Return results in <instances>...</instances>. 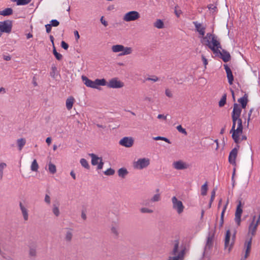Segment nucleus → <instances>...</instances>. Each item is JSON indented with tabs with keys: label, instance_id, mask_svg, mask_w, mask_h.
<instances>
[{
	"label": "nucleus",
	"instance_id": "nucleus-41",
	"mask_svg": "<svg viewBox=\"0 0 260 260\" xmlns=\"http://www.w3.org/2000/svg\"><path fill=\"white\" fill-rule=\"evenodd\" d=\"M207 190H208L207 182H206L201 187V194L202 196L206 195Z\"/></svg>",
	"mask_w": 260,
	"mask_h": 260
},
{
	"label": "nucleus",
	"instance_id": "nucleus-45",
	"mask_svg": "<svg viewBox=\"0 0 260 260\" xmlns=\"http://www.w3.org/2000/svg\"><path fill=\"white\" fill-rule=\"evenodd\" d=\"M153 139L155 140H162L169 144L171 143V142L169 139H168L167 138L164 137L157 136V137L153 138Z\"/></svg>",
	"mask_w": 260,
	"mask_h": 260
},
{
	"label": "nucleus",
	"instance_id": "nucleus-20",
	"mask_svg": "<svg viewBox=\"0 0 260 260\" xmlns=\"http://www.w3.org/2000/svg\"><path fill=\"white\" fill-rule=\"evenodd\" d=\"M193 23L195 26L196 30L200 34V35L204 36L205 33V27H201V24L198 23L197 21L193 22Z\"/></svg>",
	"mask_w": 260,
	"mask_h": 260
},
{
	"label": "nucleus",
	"instance_id": "nucleus-6",
	"mask_svg": "<svg viewBox=\"0 0 260 260\" xmlns=\"http://www.w3.org/2000/svg\"><path fill=\"white\" fill-rule=\"evenodd\" d=\"M140 17V15L137 11H132L126 13L123 19L126 21L129 22L132 21H135Z\"/></svg>",
	"mask_w": 260,
	"mask_h": 260
},
{
	"label": "nucleus",
	"instance_id": "nucleus-27",
	"mask_svg": "<svg viewBox=\"0 0 260 260\" xmlns=\"http://www.w3.org/2000/svg\"><path fill=\"white\" fill-rule=\"evenodd\" d=\"M128 174V172L125 168H121L118 170V175L122 178H124Z\"/></svg>",
	"mask_w": 260,
	"mask_h": 260
},
{
	"label": "nucleus",
	"instance_id": "nucleus-51",
	"mask_svg": "<svg viewBox=\"0 0 260 260\" xmlns=\"http://www.w3.org/2000/svg\"><path fill=\"white\" fill-rule=\"evenodd\" d=\"M140 211L141 213H153V211L151 209L147 208H142L140 209Z\"/></svg>",
	"mask_w": 260,
	"mask_h": 260
},
{
	"label": "nucleus",
	"instance_id": "nucleus-21",
	"mask_svg": "<svg viewBox=\"0 0 260 260\" xmlns=\"http://www.w3.org/2000/svg\"><path fill=\"white\" fill-rule=\"evenodd\" d=\"M82 79L84 82L85 85L89 87L94 88L95 84L94 81L89 79L87 77L85 76H82Z\"/></svg>",
	"mask_w": 260,
	"mask_h": 260
},
{
	"label": "nucleus",
	"instance_id": "nucleus-55",
	"mask_svg": "<svg viewBox=\"0 0 260 260\" xmlns=\"http://www.w3.org/2000/svg\"><path fill=\"white\" fill-rule=\"evenodd\" d=\"M97 166L98 170H101L104 166V162L103 161V159H101V160L98 162Z\"/></svg>",
	"mask_w": 260,
	"mask_h": 260
},
{
	"label": "nucleus",
	"instance_id": "nucleus-26",
	"mask_svg": "<svg viewBox=\"0 0 260 260\" xmlns=\"http://www.w3.org/2000/svg\"><path fill=\"white\" fill-rule=\"evenodd\" d=\"M94 83L95 84L94 88H98V86L107 85V81L104 78L101 79H96L95 81H94Z\"/></svg>",
	"mask_w": 260,
	"mask_h": 260
},
{
	"label": "nucleus",
	"instance_id": "nucleus-8",
	"mask_svg": "<svg viewBox=\"0 0 260 260\" xmlns=\"http://www.w3.org/2000/svg\"><path fill=\"white\" fill-rule=\"evenodd\" d=\"M107 86L112 88H120L124 86V83L119 80L118 78H114L107 83Z\"/></svg>",
	"mask_w": 260,
	"mask_h": 260
},
{
	"label": "nucleus",
	"instance_id": "nucleus-64",
	"mask_svg": "<svg viewBox=\"0 0 260 260\" xmlns=\"http://www.w3.org/2000/svg\"><path fill=\"white\" fill-rule=\"evenodd\" d=\"M100 21L101 22V23L105 26H107L108 25V22L107 21H106V20H105L104 19V16H102L101 18V19H100Z\"/></svg>",
	"mask_w": 260,
	"mask_h": 260
},
{
	"label": "nucleus",
	"instance_id": "nucleus-62",
	"mask_svg": "<svg viewBox=\"0 0 260 260\" xmlns=\"http://www.w3.org/2000/svg\"><path fill=\"white\" fill-rule=\"evenodd\" d=\"M44 201L46 203H47L48 204H49L50 203V198L49 195H48V194L45 195Z\"/></svg>",
	"mask_w": 260,
	"mask_h": 260
},
{
	"label": "nucleus",
	"instance_id": "nucleus-30",
	"mask_svg": "<svg viewBox=\"0 0 260 260\" xmlns=\"http://www.w3.org/2000/svg\"><path fill=\"white\" fill-rule=\"evenodd\" d=\"M184 254V250H181L178 254L177 256L174 257L170 256L168 260H179L182 259L183 258Z\"/></svg>",
	"mask_w": 260,
	"mask_h": 260
},
{
	"label": "nucleus",
	"instance_id": "nucleus-18",
	"mask_svg": "<svg viewBox=\"0 0 260 260\" xmlns=\"http://www.w3.org/2000/svg\"><path fill=\"white\" fill-rule=\"evenodd\" d=\"M29 256L30 257H35L37 256V245L36 242H31L28 245Z\"/></svg>",
	"mask_w": 260,
	"mask_h": 260
},
{
	"label": "nucleus",
	"instance_id": "nucleus-48",
	"mask_svg": "<svg viewBox=\"0 0 260 260\" xmlns=\"http://www.w3.org/2000/svg\"><path fill=\"white\" fill-rule=\"evenodd\" d=\"M115 173V171L112 168L108 169L104 172L105 175L107 176L113 175Z\"/></svg>",
	"mask_w": 260,
	"mask_h": 260
},
{
	"label": "nucleus",
	"instance_id": "nucleus-25",
	"mask_svg": "<svg viewBox=\"0 0 260 260\" xmlns=\"http://www.w3.org/2000/svg\"><path fill=\"white\" fill-rule=\"evenodd\" d=\"M75 99L73 96H70L67 99L66 104L68 110H69L72 108Z\"/></svg>",
	"mask_w": 260,
	"mask_h": 260
},
{
	"label": "nucleus",
	"instance_id": "nucleus-29",
	"mask_svg": "<svg viewBox=\"0 0 260 260\" xmlns=\"http://www.w3.org/2000/svg\"><path fill=\"white\" fill-rule=\"evenodd\" d=\"M227 206H228V203L224 206V207H223V208L222 209V211L221 213L220 219L219 228H222L223 225V223H224V213H225V211L226 210Z\"/></svg>",
	"mask_w": 260,
	"mask_h": 260
},
{
	"label": "nucleus",
	"instance_id": "nucleus-37",
	"mask_svg": "<svg viewBox=\"0 0 260 260\" xmlns=\"http://www.w3.org/2000/svg\"><path fill=\"white\" fill-rule=\"evenodd\" d=\"M80 162L81 166L83 167H84V168H85L87 170H89L90 169V166L86 159L81 158L80 160Z\"/></svg>",
	"mask_w": 260,
	"mask_h": 260
},
{
	"label": "nucleus",
	"instance_id": "nucleus-2",
	"mask_svg": "<svg viewBox=\"0 0 260 260\" xmlns=\"http://www.w3.org/2000/svg\"><path fill=\"white\" fill-rule=\"evenodd\" d=\"M236 231H235L233 234L231 235L230 230H228L225 234L224 239V249H228V252L230 253L233 249L236 239Z\"/></svg>",
	"mask_w": 260,
	"mask_h": 260
},
{
	"label": "nucleus",
	"instance_id": "nucleus-3",
	"mask_svg": "<svg viewBox=\"0 0 260 260\" xmlns=\"http://www.w3.org/2000/svg\"><path fill=\"white\" fill-rule=\"evenodd\" d=\"M215 49H216V52H213V53L222 59L224 62H227L231 60V56L230 53L226 50L222 49L220 43L219 46L216 47Z\"/></svg>",
	"mask_w": 260,
	"mask_h": 260
},
{
	"label": "nucleus",
	"instance_id": "nucleus-50",
	"mask_svg": "<svg viewBox=\"0 0 260 260\" xmlns=\"http://www.w3.org/2000/svg\"><path fill=\"white\" fill-rule=\"evenodd\" d=\"M49 24L51 27H57L59 25V22L56 19H52L50 21V23Z\"/></svg>",
	"mask_w": 260,
	"mask_h": 260
},
{
	"label": "nucleus",
	"instance_id": "nucleus-39",
	"mask_svg": "<svg viewBox=\"0 0 260 260\" xmlns=\"http://www.w3.org/2000/svg\"><path fill=\"white\" fill-rule=\"evenodd\" d=\"M179 242L178 240L175 241L174 248L173 249L172 252H171V254L172 255H176V253L178 252V248H179Z\"/></svg>",
	"mask_w": 260,
	"mask_h": 260
},
{
	"label": "nucleus",
	"instance_id": "nucleus-36",
	"mask_svg": "<svg viewBox=\"0 0 260 260\" xmlns=\"http://www.w3.org/2000/svg\"><path fill=\"white\" fill-rule=\"evenodd\" d=\"M132 52V49L131 47H125L121 53L119 54L120 56L125 55L131 54Z\"/></svg>",
	"mask_w": 260,
	"mask_h": 260
},
{
	"label": "nucleus",
	"instance_id": "nucleus-58",
	"mask_svg": "<svg viewBox=\"0 0 260 260\" xmlns=\"http://www.w3.org/2000/svg\"><path fill=\"white\" fill-rule=\"evenodd\" d=\"M165 94L169 98H172L173 96L171 91L169 89H166Z\"/></svg>",
	"mask_w": 260,
	"mask_h": 260
},
{
	"label": "nucleus",
	"instance_id": "nucleus-35",
	"mask_svg": "<svg viewBox=\"0 0 260 260\" xmlns=\"http://www.w3.org/2000/svg\"><path fill=\"white\" fill-rule=\"evenodd\" d=\"M17 144L18 146L19 150H21L23 147L25 145L26 143V140L24 138H21L17 140Z\"/></svg>",
	"mask_w": 260,
	"mask_h": 260
},
{
	"label": "nucleus",
	"instance_id": "nucleus-17",
	"mask_svg": "<svg viewBox=\"0 0 260 260\" xmlns=\"http://www.w3.org/2000/svg\"><path fill=\"white\" fill-rule=\"evenodd\" d=\"M243 127H238L236 129L235 133L232 135V137L235 143L238 144L240 143V135L243 133Z\"/></svg>",
	"mask_w": 260,
	"mask_h": 260
},
{
	"label": "nucleus",
	"instance_id": "nucleus-60",
	"mask_svg": "<svg viewBox=\"0 0 260 260\" xmlns=\"http://www.w3.org/2000/svg\"><path fill=\"white\" fill-rule=\"evenodd\" d=\"M46 32L49 34L51 31V26L49 24H47L45 25Z\"/></svg>",
	"mask_w": 260,
	"mask_h": 260
},
{
	"label": "nucleus",
	"instance_id": "nucleus-57",
	"mask_svg": "<svg viewBox=\"0 0 260 260\" xmlns=\"http://www.w3.org/2000/svg\"><path fill=\"white\" fill-rule=\"evenodd\" d=\"M111 232L116 237H117L118 236L119 233H118V232L116 228L112 227L111 228Z\"/></svg>",
	"mask_w": 260,
	"mask_h": 260
},
{
	"label": "nucleus",
	"instance_id": "nucleus-32",
	"mask_svg": "<svg viewBox=\"0 0 260 260\" xmlns=\"http://www.w3.org/2000/svg\"><path fill=\"white\" fill-rule=\"evenodd\" d=\"M73 230L71 229H68L65 235L64 239L67 242H71L73 238Z\"/></svg>",
	"mask_w": 260,
	"mask_h": 260
},
{
	"label": "nucleus",
	"instance_id": "nucleus-4",
	"mask_svg": "<svg viewBox=\"0 0 260 260\" xmlns=\"http://www.w3.org/2000/svg\"><path fill=\"white\" fill-rule=\"evenodd\" d=\"M12 20H7L4 21H0V37L3 32L10 33L12 31Z\"/></svg>",
	"mask_w": 260,
	"mask_h": 260
},
{
	"label": "nucleus",
	"instance_id": "nucleus-40",
	"mask_svg": "<svg viewBox=\"0 0 260 260\" xmlns=\"http://www.w3.org/2000/svg\"><path fill=\"white\" fill-rule=\"evenodd\" d=\"M53 53L57 60H61L62 59V55L57 52L55 46H53Z\"/></svg>",
	"mask_w": 260,
	"mask_h": 260
},
{
	"label": "nucleus",
	"instance_id": "nucleus-24",
	"mask_svg": "<svg viewBox=\"0 0 260 260\" xmlns=\"http://www.w3.org/2000/svg\"><path fill=\"white\" fill-rule=\"evenodd\" d=\"M89 155L91 157V164L92 166H96L98 162L102 159V157H98L94 153H90Z\"/></svg>",
	"mask_w": 260,
	"mask_h": 260
},
{
	"label": "nucleus",
	"instance_id": "nucleus-44",
	"mask_svg": "<svg viewBox=\"0 0 260 260\" xmlns=\"http://www.w3.org/2000/svg\"><path fill=\"white\" fill-rule=\"evenodd\" d=\"M57 72V68L55 65H53L51 67V71L50 73V76L53 78H55L56 77V74Z\"/></svg>",
	"mask_w": 260,
	"mask_h": 260
},
{
	"label": "nucleus",
	"instance_id": "nucleus-31",
	"mask_svg": "<svg viewBox=\"0 0 260 260\" xmlns=\"http://www.w3.org/2000/svg\"><path fill=\"white\" fill-rule=\"evenodd\" d=\"M124 48V46L122 45H113L112 47V50L114 52H122Z\"/></svg>",
	"mask_w": 260,
	"mask_h": 260
},
{
	"label": "nucleus",
	"instance_id": "nucleus-1",
	"mask_svg": "<svg viewBox=\"0 0 260 260\" xmlns=\"http://www.w3.org/2000/svg\"><path fill=\"white\" fill-rule=\"evenodd\" d=\"M201 43L210 49L213 52H216V47L219 46L220 43L217 36L211 33H207L205 37L203 36V39L201 41Z\"/></svg>",
	"mask_w": 260,
	"mask_h": 260
},
{
	"label": "nucleus",
	"instance_id": "nucleus-46",
	"mask_svg": "<svg viewBox=\"0 0 260 260\" xmlns=\"http://www.w3.org/2000/svg\"><path fill=\"white\" fill-rule=\"evenodd\" d=\"M7 167V164L5 162L0 163V178L2 179L3 176V169Z\"/></svg>",
	"mask_w": 260,
	"mask_h": 260
},
{
	"label": "nucleus",
	"instance_id": "nucleus-28",
	"mask_svg": "<svg viewBox=\"0 0 260 260\" xmlns=\"http://www.w3.org/2000/svg\"><path fill=\"white\" fill-rule=\"evenodd\" d=\"M13 14V9L11 8H7L3 11H0V15L4 16H10Z\"/></svg>",
	"mask_w": 260,
	"mask_h": 260
},
{
	"label": "nucleus",
	"instance_id": "nucleus-59",
	"mask_svg": "<svg viewBox=\"0 0 260 260\" xmlns=\"http://www.w3.org/2000/svg\"><path fill=\"white\" fill-rule=\"evenodd\" d=\"M208 8L210 10H213L214 11H215L217 7L214 4H209L208 6Z\"/></svg>",
	"mask_w": 260,
	"mask_h": 260
},
{
	"label": "nucleus",
	"instance_id": "nucleus-33",
	"mask_svg": "<svg viewBox=\"0 0 260 260\" xmlns=\"http://www.w3.org/2000/svg\"><path fill=\"white\" fill-rule=\"evenodd\" d=\"M153 25L154 27L160 29L164 27V23L161 19H157L154 23Z\"/></svg>",
	"mask_w": 260,
	"mask_h": 260
},
{
	"label": "nucleus",
	"instance_id": "nucleus-34",
	"mask_svg": "<svg viewBox=\"0 0 260 260\" xmlns=\"http://www.w3.org/2000/svg\"><path fill=\"white\" fill-rule=\"evenodd\" d=\"M226 93H225L222 95V98L218 103L219 107H222L225 105L226 102Z\"/></svg>",
	"mask_w": 260,
	"mask_h": 260
},
{
	"label": "nucleus",
	"instance_id": "nucleus-14",
	"mask_svg": "<svg viewBox=\"0 0 260 260\" xmlns=\"http://www.w3.org/2000/svg\"><path fill=\"white\" fill-rule=\"evenodd\" d=\"M173 166L178 170H184L188 168V165L181 160L174 162Z\"/></svg>",
	"mask_w": 260,
	"mask_h": 260
},
{
	"label": "nucleus",
	"instance_id": "nucleus-12",
	"mask_svg": "<svg viewBox=\"0 0 260 260\" xmlns=\"http://www.w3.org/2000/svg\"><path fill=\"white\" fill-rule=\"evenodd\" d=\"M252 236H250L248 240H246L244 244L245 257H248L250 254L252 245Z\"/></svg>",
	"mask_w": 260,
	"mask_h": 260
},
{
	"label": "nucleus",
	"instance_id": "nucleus-61",
	"mask_svg": "<svg viewBox=\"0 0 260 260\" xmlns=\"http://www.w3.org/2000/svg\"><path fill=\"white\" fill-rule=\"evenodd\" d=\"M177 7H178V6H176V7H175V11H174V12H175V15H176V16H177V17H179L180 16V14L181 13V11L180 10H177Z\"/></svg>",
	"mask_w": 260,
	"mask_h": 260
},
{
	"label": "nucleus",
	"instance_id": "nucleus-42",
	"mask_svg": "<svg viewBox=\"0 0 260 260\" xmlns=\"http://www.w3.org/2000/svg\"><path fill=\"white\" fill-rule=\"evenodd\" d=\"M39 166L36 159H34L31 163V170L32 171L36 172L38 171Z\"/></svg>",
	"mask_w": 260,
	"mask_h": 260
},
{
	"label": "nucleus",
	"instance_id": "nucleus-11",
	"mask_svg": "<svg viewBox=\"0 0 260 260\" xmlns=\"http://www.w3.org/2000/svg\"><path fill=\"white\" fill-rule=\"evenodd\" d=\"M119 144L125 147H131L134 144V139L132 137H125L120 140Z\"/></svg>",
	"mask_w": 260,
	"mask_h": 260
},
{
	"label": "nucleus",
	"instance_id": "nucleus-13",
	"mask_svg": "<svg viewBox=\"0 0 260 260\" xmlns=\"http://www.w3.org/2000/svg\"><path fill=\"white\" fill-rule=\"evenodd\" d=\"M238 149L237 148H233L230 152L229 156V162L234 166H236V159L237 156Z\"/></svg>",
	"mask_w": 260,
	"mask_h": 260
},
{
	"label": "nucleus",
	"instance_id": "nucleus-56",
	"mask_svg": "<svg viewBox=\"0 0 260 260\" xmlns=\"http://www.w3.org/2000/svg\"><path fill=\"white\" fill-rule=\"evenodd\" d=\"M61 46L62 48H63L65 50H67L69 48V45L64 41H61Z\"/></svg>",
	"mask_w": 260,
	"mask_h": 260
},
{
	"label": "nucleus",
	"instance_id": "nucleus-54",
	"mask_svg": "<svg viewBox=\"0 0 260 260\" xmlns=\"http://www.w3.org/2000/svg\"><path fill=\"white\" fill-rule=\"evenodd\" d=\"M232 121H233V123H234V122H236L239 120L241 118H240V116H236L235 115H234V114H232Z\"/></svg>",
	"mask_w": 260,
	"mask_h": 260
},
{
	"label": "nucleus",
	"instance_id": "nucleus-43",
	"mask_svg": "<svg viewBox=\"0 0 260 260\" xmlns=\"http://www.w3.org/2000/svg\"><path fill=\"white\" fill-rule=\"evenodd\" d=\"M52 212L56 216H58L60 214L58 206H56L55 204H53Z\"/></svg>",
	"mask_w": 260,
	"mask_h": 260
},
{
	"label": "nucleus",
	"instance_id": "nucleus-10",
	"mask_svg": "<svg viewBox=\"0 0 260 260\" xmlns=\"http://www.w3.org/2000/svg\"><path fill=\"white\" fill-rule=\"evenodd\" d=\"M243 210L242 209V202L241 200L238 201V204L236 208L235 212V220L238 225H240L241 223V217Z\"/></svg>",
	"mask_w": 260,
	"mask_h": 260
},
{
	"label": "nucleus",
	"instance_id": "nucleus-22",
	"mask_svg": "<svg viewBox=\"0 0 260 260\" xmlns=\"http://www.w3.org/2000/svg\"><path fill=\"white\" fill-rule=\"evenodd\" d=\"M242 112V108L237 103L234 104L233 110L232 114L240 116Z\"/></svg>",
	"mask_w": 260,
	"mask_h": 260
},
{
	"label": "nucleus",
	"instance_id": "nucleus-16",
	"mask_svg": "<svg viewBox=\"0 0 260 260\" xmlns=\"http://www.w3.org/2000/svg\"><path fill=\"white\" fill-rule=\"evenodd\" d=\"M223 66L226 73L228 82L230 85H232L233 84L234 81V76L232 73V71L230 68L228 66V64H224Z\"/></svg>",
	"mask_w": 260,
	"mask_h": 260
},
{
	"label": "nucleus",
	"instance_id": "nucleus-19",
	"mask_svg": "<svg viewBox=\"0 0 260 260\" xmlns=\"http://www.w3.org/2000/svg\"><path fill=\"white\" fill-rule=\"evenodd\" d=\"M238 102L240 103V107H241L242 109H245L248 102V95L245 93L243 97L238 100Z\"/></svg>",
	"mask_w": 260,
	"mask_h": 260
},
{
	"label": "nucleus",
	"instance_id": "nucleus-7",
	"mask_svg": "<svg viewBox=\"0 0 260 260\" xmlns=\"http://www.w3.org/2000/svg\"><path fill=\"white\" fill-rule=\"evenodd\" d=\"M173 203V208L176 210L178 214L183 212L184 207L181 201L178 200L176 197H173L172 199Z\"/></svg>",
	"mask_w": 260,
	"mask_h": 260
},
{
	"label": "nucleus",
	"instance_id": "nucleus-47",
	"mask_svg": "<svg viewBox=\"0 0 260 260\" xmlns=\"http://www.w3.org/2000/svg\"><path fill=\"white\" fill-rule=\"evenodd\" d=\"M32 0H18L17 2V5H26L29 4Z\"/></svg>",
	"mask_w": 260,
	"mask_h": 260
},
{
	"label": "nucleus",
	"instance_id": "nucleus-9",
	"mask_svg": "<svg viewBox=\"0 0 260 260\" xmlns=\"http://www.w3.org/2000/svg\"><path fill=\"white\" fill-rule=\"evenodd\" d=\"M255 215L253 216L252 221L248 227V236H249L250 234L252 237L255 235L257 226L259 224V223H257V221L255 222Z\"/></svg>",
	"mask_w": 260,
	"mask_h": 260
},
{
	"label": "nucleus",
	"instance_id": "nucleus-63",
	"mask_svg": "<svg viewBox=\"0 0 260 260\" xmlns=\"http://www.w3.org/2000/svg\"><path fill=\"white\" fill-rule=\"evenodd\" d=\"M202 59L204 65L205 66V67H206V65L208 64V60H207V59L206 58L205 56H204L203 55H202ZM206 68V67H205V68Z\"/></svg>",
	"mask_w": 260,
	"mask_h": 260
},
{
	"label": "nucleus",
	"instance_id": "nucleus-49",
	"mask_svg": "<svg viewBox=\"0 0 260 260\" xmlns=\"http://www.w3.org/2000/svg\"><path fill=\"white\" fill-rule=\"evenodd\" d=\"M177 129L180 133L184 134L185 135H187V133L185 128H183L181 125H179L176 127Z\"/></svg>",
	"mask_w": 260,
	"mask_h": 260
},
{
	"label": "nucleus",
	"instance_id": "nucleus-5",
	"mask_svg": "<svg viewBox=\"0 0 260 260\" xmlns=\"http://www.w3.org/2000/svg\"><path fill=\"white\" fill-rule=\"evenodd\" d=\"M150 164V160L147 158H139L134 162V167L135 169L142 170L148 167Z\"/></svg>",
	"mask_w": 260,
	"mask_h": 260
},
{
	"label": "nucleus",
	"instance_id": "nucleus-52",
	"mask_svg": "<svg viewBox=\"0 0 260 260\" xmlns=\"http://www.w3.org/2000/svg\"><path fill=\"white\" fill-rule=\"evenodd\" d=\"M160 194H155L151 199V201L153 202H158L160 200Z\"/></svg>",
	"mask_w": 260,
	"mask_h": 260
},
{
	"label": "nucleus",
	"instance_id": "nucleus-15",
	"mask_svg": "<svg viewBox=\"0 0 260 260\" xmlns=\"http://www.w3.org/2000/svg\"><path fill=\"white\" fill-rule=\"evenodd\" d=\"M214 237V233L211 235V233L209 232L208 236L207 239L206 244L204 248V250H210L213 245V239Z\"/></svg>",
	"mask_w": 260,
	"mask_h": 260
},
{
	"label": "nucleus",
	"instance_id": "nucleus-38",
	"mask_svg": "<svg viewBox=\"0 0 260 260\" xmlns=\"http://www.w3.org/2000/svg\"><path fill=\"white\" fill-rule=\"evenodd\" d=\"M48 170L49 172L52 174H54L56 172V168L55 165L51 162H49L48 165Z\"/></svg>",
	"mask_w": 260,
	"mask_h": 260
},
{
	"label": "nucleus",
	"instance_id": "nucleus-53",
	"mask_svg": "<svg viewBox=\"0 0 260 260\" xmlns=\"http://www.w3.org/2000/svg\"><path fill=\"white\" fill-rule=\"evenodd\" d=\"M159 78L155 76H152V77H148L145 79L146 81H152L153 82H156L158 81Z\"/></svg>",
	"mask_w": 260,
	"mask_h": 260
},
{
	"label": "nucleus",
	"instance_id": "nucleus-23",
	"mask_svg": "<svg viewBox=\"0 0 260 260\" xmlns=\"http://www.w3.org/2000/svg\"><path fill=\"white\" fill-rule=\"evenodd\" d=\"M19 207L24 220H27L28 219V214L27 209L23 205L21 202H19Z\"/></svg>",
	"mask_w": 260,
	"mask_h": 260
}]
</instances>
